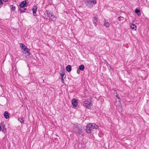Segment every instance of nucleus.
Returning a JSON list of instances; mask_svg holds the SVG:
<instances>
[{
	"instance_id": "obj_1",
	"label": "nucleus",
	"mask_w": 149,
	"mask_h": 149,
	"mask_svg": "<svg viewBox=\"0 0 149 149\" xmlns=\"http://www.w3.org/2000/svg\"><path fill=\"white\" fill-rule=\"evenodd\" d=\"M85 2L86 5L89 7H93L97 3L95 0H86Z\"/></svg>"
},
{
	"instance_id": "obj_2",
	"label": "nucleus",
	"mask_w": 149,
	"mask_h": 149,
	"mask_svg": "<svg viewBox=\"0 0 149 149\" xmlns=\"http://www.w3.org/2000/svg\"><path fill=\"white\" fill-rule=\"evenodd\" d=\"M91 100L89 99H86L84 102L83 103V105L88 109L91 108Z\"/></svg>"
},
{
	"instance_id": "obj_3",
	"label": "nucleus",
	"mask_w": 149,
	"mask_h": 149,
	"mask_svg": "<svg viewBox=\"0 0 149 149\" xmlns=\"http://www.w3.org/2000/svg\"><path fill=\"white\" fill-rule=\"evenodd\" d=\"M20 47H21L22 49L23 50L24 52H25L24 53L26 54V53H28V54L29 55L30 54L29 53V51L28 49L26 46L23 44L21 43L20 44Z\"/></svg>"
},
{
	"instance_id": "obj_4",
	"label": "nucleus",
	"mask_w": 149,
	"mask_h": 149,
	"mask_svg": "<svg viewBox=\"0 0 149 149\" xmlns=\"http://www.w3.org/2000/svg\"><path fill=\"white\" fill-rule=\"evenodd\" d=\"M27 4V3L26 1H23L21 2L19 5L20 6L19 8H22L26 6V4Z\"/></svg>"
},
{
	"instance_id": "obj_5",
	"label": "nucleus",
	"mask_w": 149,
	"mask_h": 149,
	"mask_svg": "<svg viewBox=\"0 0 149 149\" xmlns=\"http://www.w3.org/2000/svg\"><path fill=\"white\" fill-rule=\"evenodd\" d=\"M92 129L90 125L89 124L86 126V130L88 133H90L91 132Z\"/></svg>"
},
{
	"instance_id": "obj_6",
	"label": "nucleus",
	"mask_w": 149,
	"mask_h": 149,
	"mask_svg": "<svg viewBox=\"0 0 149 149\" xmlns=\"http://www.w3.org/2000/svg\"><path fill=\"white\" fill-rule=\"evenodd\" d=\"M60 75L61 76V82L63 83H64V79H65L66 77V75L63 72L62 73L60 74Z\"/></svg>"
},
{
	"instance_id": "obj_7",
	"label": "nucleus",
	"mask_w": 149,
	"mask_h": 149,
	"mask_svg": "<svg viewBox=\"0 0 149 149\" xmlns=\"http://www.w3.org/2000/svg\"><path fill=\"white\" fill-rule=\"evenodd\" d=\"M72 104L74 107H76L77 105V101L75 99H73L72 101Z\"/></svg>"
},
{
	"instance_id": "obj_8",
	"label": "nucleus",
	"mask_w": 149,
	"mask_h": 149,
	"mask_svg": "<svg viewBox=\"0 0 149 149\" xmlns=\"http://www.w3.org/2000/svg\"><path fill=\"white\" fill-rule=\"evenodd\" d=\"M93 23L95 26L97 25V16H96L94 17L93 19Z\"/></svg>"
},
{
	"instance_id": "obj_9",
	"label": "nucleus",
	"mask_w": 149,
	"mask_h": 149,
	"mask_svg": "<svg viewBox=\"0 0 149 149\" xmlns=\"http://www.w3.org/2000/svg\"><path fill=\"white\" fill-rule=\"evenodd\" d=\"M32 11L33 13V15L34 16H36L37 15L36 13V12L37 10V7L36 6H34L32 8Z\"/></svg>"
},
{
	"instance_id": "obj_10",
	"label": "nucleus",
	"mask_w": 149,
	"mask_h": 149,
	"mask_svg": "<svg viewBox=\"0 0 149 149\" xmlns=\"http://www.w3.org/2000/svg\"><path fill=\"white\" fill-rule=\"evenodd\" d=\"M91 127L92 129H97L98 127L97 125H96L95 123H90Z\"/></svg>"
},
{
	"instance_id": "obj_11",
	"label": "nucleus",
	"mask_w": 149,
	"mask_h": 149,
	"mask_svg": "<svg viewBox=\"0 0 149 149\" xmlns=\"http://www.w3.org/2000/svg\"><path fill=\"white\" fill-rule=\"evenodd\" d=\"M130 27L132 29L134 30H136L137 26L133 24H131L130 25Z\"/></svg>"
},
{
	"instance_id": "obj_12",
	"label": "nucleus",
	"mask_w": 149,
	"mask_h": 149,
	"mask_svg": "<svg viewBox=\"0 0 149 149\" xmlns=\"http://www.w3.org/2000/svg\"><path fill=\"white\" fill-rule=\"evenodd\" d=\"M56 18L53 15L50 17V19L53 22H55L56 20Z\"/></svg>"
},
{
	"instance_id": "obj_13",
	"label": "nucleus",
	"mask_w": 149,
	"mask_h": 149,
	"mask_svg": "<svg viewBox=\"0 0 149 149\" xmlns=\"http://www.w3.org/2000/svg\"><path fill=\"white\" fill-rule=\"evenodd\" d=\"M66 69L67 71L69 72H70L72 70V67L70 65H68L66 67Z\"/></svg>"
},
{
	"instance_id": "obj_14",
	"label": "nucleus",
	"mask_w": 149,
	"mask_h": 149,
	"mask_svg": "<svg viewBox=\"0 0 149 149\" xmlns=\"http://www.w3.org/2000/svg\"><path fill=\"white\" fill-rule=\"evenodd\" d=\"M104 25L106 27H108L109 26L110 24L109 22L107 21L106 20H104Z\"/></svg>"
},
{
	"instance_id": "obj_15",
	"label": "nucleus",
	"mask_w": 149,
	"mask_h": 149,
	"mask_svg": "<svg viewBox=\"0 0 149 149\" xmlns=\"http://www.w3.org/2000/svg\"><path fill=\"white\" fill-rule=\"evenodd\" d=\"M77 130L79 131V132H76V134L77 135H80L82 133V129L81 128H77Z\"/></svg>"
},
{
	"instance_id": "obj_16",
	"label": "nucleus",
	"mask_w": 149,
	"mask_h": 149,
	"mask_svg": "<svg viewBox=\"0 0 149 149\" xmlns=\"http://www.w3.org/2000/svg\"><path fill=\"white\" fill-rule=\"evenodd\" d=\"M4 116L6 118H8L9 117V114L7 111L5 112L4 114Z\"/></svg>"
},
{
	"instance_id": "obj_17",
	"label": "nucleus",
	"mask_w": 149,
	"mask_h": 149,
	"mask_svg": "<svg viewBox=\"0 0 149 149\" xmlns=\"http://www.w3.org/2000/svg\"><path fill=\"white\" fill-rule=\"evenodd\" d=\"M135 12L136 13L138 14V15L140 16L141 15V13H140V10L139 9L136 8L135 10Z\"/></svg>"
},
{
	"instance_id": "obj_18",
	"label": "nucleus",
	"mask_w": 149,
	"mask_h": 149,
	"mask_svg": "<svg viewBox=\"0 0 149 149\" xmlns=\"http://www.w3.org/2000/svg\"><path fill=\"white\" fill-rule=\"evenodd\" d=\"M79 68L80 70L83 71L84 68V66L83 65H81L79 66Z\"/></svg>"
},
{
	"instance_id": "obj_19",
	"label": "nucleus",
	"mask_w": 149,
	"mask_h": 149,
	"mask_svg": "<svg viewBox=\"0 0 149 149\" xmlns=\"http://www.w3.org/2000/svg\"><path fill=\"white\" fill-rule=\"evenodd\" d=\"M47 17H50L53 14L51 12H47Z\"/></svg>"
},
{
	"instance_id": "obj_20",
	"label": "nucleus",
	"mask_w": 149,
	"mask_h": 149,
	"mask_svg": "<svg viewBox=\"0 0 149 149\" xmlns=\"http://www.w3.org/2000/svg\"><path fill=\"white\" fill-rule=\"evenodd\" d=\"M18 120L21 123H23L24 122V120L23 118H18Z\"/></svg>"
},
{
	"instance_id": "obj_21",
	"label": "nucleus",
	"mask_w": 149,
	"mask_h": 149,
	"mask_svg": "<svg viewBox=\"0 0 149 149\" xmlns=\"http://www.w3.org/2000/svg\"><path fill=\"white\" fill-rule=\"evenodd\" d=\"M20 12L21 13H24L25 12V10H26V8H24V10L22 9V8H19V9Z\"/></svg>"
},
{
	"instance_id": "obj_22",
	"label": "nucleus",
	"mask_w": 149,
	"mask_h": 149,
	"mask_svg": "<svg viewBox=\"0 0 149 149\" xmlns=\"http://www.w3.org/2000/svg\"><path fill=\"white\" fill-rule=\"evenodd\" d=\"M11 6H12L11 9L13 11L15 10V6H13V5H11Z\"/></svg>"
},
{
	"instance_id": "obj_23",
	"label": "nucleus",
	"mask_w": 149,
	"mask_h": 149,
	"mask_svg": "<svg viewBox=\"0 0 149 149\" xmlns=\"http://www.w3.org/2000/svg\"><path fill=\"white\" fill-rule=\"evenodd\" d=\"M116 95H115V96L116 98H117L118 99L120 100V97H119V96L117 94V93H116Z\"/></svg>"
},
{
	"instance_id": "obj_24",
	"label": "nucleus",
	"mask_w": 149,
	"mask_h": 149,
	"mask_svg": "<svg viewBox=\"0 0 149 149\" xmlns=\"http://www.w3.org/2000/svg\"><path fill=\"white\" fill-rule=\"evenodd\" d=\"M123 17H118V20L119 21H120L121 20V18H123Z\"/></svg>"
},
{
	"instance_id": "obj_25",
	"label": "nucleus",
	"mask_w": 149,
	"mask_h": 149,
	"mask_svg": "<svg viewBox=\"0 0 149 149\" xmlns=\"http://www.w3.org/2000/svg\"><path fill=\"white\" fill-rule=\"evenodd\" d=\"M3 3L1 1V0H0V6H2V5L3 4ZM1 7H0V8Z\"/></svg>"
},
{
	"instance_id": "obj_26",
	"label": "nucleus",
	"mask_w": 149,
	"mask_h": 149,
	"mask_svg": "<svg viewBox=\"0 0 149 149\" xmlns=\"http://www.w3.org/2000/svg\"><path fill=\"white\" fill-rule=\"evenodd\" d=\"M74 132L76 133V132H79V131L77 130V129L76 130H75Z\"/></svg>"
},
{
	"instance_id": "obj_27",
	"label": "nucleus",
	"mask_w": 149,
	"mask_h": 149,
	"mask_svg": "<svg viewBox=\"0 0 149 149\" xmlns=\"http://www.w3.org/2000/svg\"><path fill=\"white\" fill-rule=\"evenodd\" d=\"M2 131L3 132H5L6 131V129H3V130H2Z\"/></svg>"
},
{
	"instance_id": "obj_28",
	"label": "nucleus",
	"mask_w": 149,
	"mask_h": 149,
	"mask_svg": "<svg viewBox=\"0 0 149 149\" xmlns=\"http://www.w3.org/2000/svg\"><path fill=\"white\" fill-rule=\"evenodd\" d=\"M118 101L120 103V100L118 99Z\"/></svg>"
}]
</instances>
